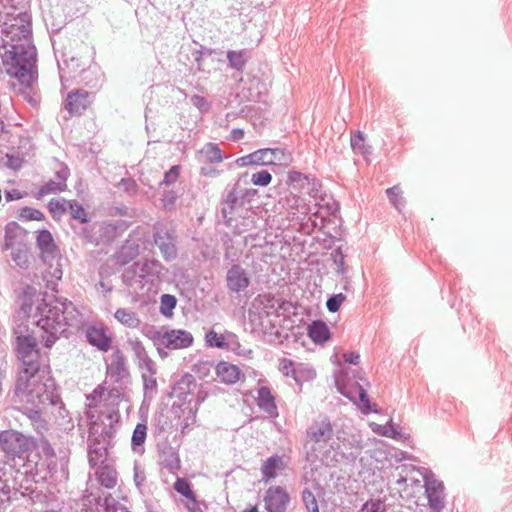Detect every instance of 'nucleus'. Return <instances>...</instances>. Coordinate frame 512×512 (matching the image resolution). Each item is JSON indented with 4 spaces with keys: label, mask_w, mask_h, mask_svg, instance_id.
Wrapping results in <instances>:
<instances>
[{
    "label": "nucleus",
    "mask_w": 512,
    "mask_h": 512,
    "mask_svg": "<svg viewBox=\"0 0 512 512\" xmlns=\"http://www.w3.org/2000/svg\"><path fill=\"white\" fill-rule=\"evenodd\" d=\"M16 341L21 361L15 384V395L19 402L33 407H57L60 398L55 392L48 358L40 354L36 339L29 334L17 335Z\"/></svg>",
    "instance_id": "obj_1"
},
{
    "label": "nucleus",
    "mask_w": 512,
    "mask_h": 512,
    "mask_svg": "<svg viewBox=\"0 0 512 512\" xmlns=\"http://www.w3.org/2000/svg\"><path fill=\"white\" fill-rule=\"evenodd\" d=\"M0 54L5 72L13 79L14 91L31 106L39 102L37 50L32 41L22 39L18 44L3 46Z\"/></svg>",
    "instance_id": "obj_2"
},
{
    "label": "nucleus",
    "mask_w": 512,
    "mask_h": 512,
    "mask_svg": "<svg viewBox=\"0 0 512 512\" xmlns=\"http://www.w3.org/2000/svg\"><path fill=\"white\" fill-rule=\"evenodd\" d=\"M35 317L47 348L52 347L60 337H68L69 328H78L82 323L81 314L74 304L66 299H55L50 303L43 300V303L37 306Z\"/></svg>",
    "instance_id": "obj_3"
},
{
    "label": "nucleus",
    "mask_w": 512,
    "mask_h": 512,
    "mask_svg": "<svg viewBox=\"0 0 512 512\" xmlns=\"http://www.w3.org/2000/svg\"><path fill=\"white\" fill-rule=\"evenodd\" d=\"M33 448L34 450L30 449L24 460H21L23 463L17 472L35 483L44 482L56 471V454L49 441L43 436L35 442Z\"/></svg>",
    "instance_id": "obj_4"
},
{
    "label": "nucleus",
    "mask_w": 512,
    "mask_h": 512,
    "mask_svg": "<svg viewBox=\"0 0 512 512\" xmlns=\"http://www.w3.org/2000/svg\"><path fill=\"white\" fill-rule=\"evenodd\" d=\"M164 270V266L158 260L137 261L124 270L122 280L133 293L139 294L143 292L149 276L159 278Z\"/></svg>",
    "instance_id": "obj_5"
},
{
    "label": "nucleus",
    "mask_w": 512,
    "mask_h": 512,
    "mask_svg": "<svg viewBox=\"0 0 512 512\" xmlns=\"http://www.w3.org/2000/svg\"><path fill=\"white\" fill-rule=\"evenodd\" d=\"M36 441L15 430L0 431V449L5 454L17 457L19 460H24Z\"/></svg>",
    "instance_id": "obj_6"
},
{
    "label": "nucleus",
    "mask_w": 512,
    "mask_h": 512,
    "mask_svg": "<svg viewBox=\"0 0 512 512\" xmlns=\"http://www.w3.org/2000/svg\"><path fill=\"white\" fill-rule=\"evenodd\" d=\"M3 46H11V44H18L22 39L31 41V17L28 13H19L16 17L10 20V23L5 22L2 28Z\"/></svg>",
    "instance_id": "obj_7"
},
{
    "label": "nucleus",
    "mask_w": 512,
    "mask_h": 512,
    "mask_svg": "<svg viewBox=\"0 0 512 512\" xmlns=\"http://www.w3.org/2000/svg\"><path fill=\"white\" fill-rule=\"evenodd\" d=\"M151 339L156 345L170 350L188 348L192 346L194 341L193 335L183 329L155 330L151 334Z\"/></svg>",
    "instance_id": "obj_8"
},
{
    "label": "nucleus",
    "mask_w": 512,
    "mask_h": 512,
    "mask_svg": "<svg viewBox=\"0 0 512 512\" xmlns=\"http://www.w3.org/2000/svg\"><path fill=\"white\" fill-rule=\"evenodd\" d=\"M154 243L161 256L167 262L175 260L178 256L177 236L173 230L163 225L156 226L153 233Z\"/></svg>",
    "instance_id": "obj_9"
},
{
    "label": "nucleus",
    "mask_w": 512,
    "mask_h": 512,
    "mask_svg": "<svg viewBox=\"0 0 512 512\" xmlns=\"http://www.w3.org/2000/svg\"><path fill=\"white\" fill-rule=\"evenodd\" d=\"M425 494L431 512H442L445 507V487L433 475L424 477Z\"/></svg>",
    "instance_id": "obj_10"
},
{
    "label": "nucleus",
    "mask_w": 512,
    "mask_h": 512,
    "mask_svg": "<svg viewBox=\"0 0 512 512\" xmlns=\"http://www.w3.org/2000/svg\"><path fill=\"white\" fill-rule=\"evenodd\" d=\"M338 444L335 447V450L338 454H340L343 458H345L348 462L355 461L358 456L361 454L363 449L362 437L358 433L346 434L343 433V436H337Z\"/></svg>",
    "instance_id": "obj_11"
},
{
    "label": "nucleus",
    "mask_w": 512,
    "mask_h": 512,
    "mask_svg": "<svg viewBox=\"0 0 512 512\" xmlns=\"http://www.w3.org/2000/svg\"><path fill=\"white\" fill-rule=\"evenodd\" d=\"M98 433V423L92 422L89 428L88 436V461L92 468H96L100 463L106 460L107 443L101 441L96 435Z\"/></svg>",
    "instance_id": "obj_12"
},
{
    "label": "nucleus",
    "mask_w": 512,
    "mask_h": 512,
    "mask_svg": "<svg viewBox=\"0 0 512 512\" xmlns=\"http://www.w3.org/2000/svg\"><path fill=\"white\" fill-rule=\"evenodd\" d=\"M251 284V275L240 264H233L226 273V285L230 292H244Z\"/></svg>",
    "instance_id": "obj_13"
},
{
    "label": "nucleus",
    "mask_w": 512,
    "mask_h": 512,
    "mask_svg": "<svg viewBox=\"0 0 512 512\" xmlns=\"http://www.w3.org/2000/svg\"><path fill=\"white\" fill-rule=\"evenodd\" d=\"M306 435L309 441L326 444L333 437V427L326 416H319L308 427Z\"/></svg>",
    "instance_id": "obj_14"
},
{
    "label": "nucleus",
    "mask_w": 512,
    "mask_h": 512,
    "mask_svg": "<svg viewBox=\"0 0 512 512\" xmlns=\"http://www.w3.org/2000/svg\"><path fill=\"white\" fill-rule=\"evenodd\" d=\"M245 205L246 203L238 193V184H235L233 188L227 192L221 206V214L226 223L230 224L234 215Z\"/></svg>",
    "instance_id": "obj_15"
},
{
    "label": "nucleus",
    "mask_w": 512,
    "mask_h": 512,
    "mask_svg": "<svg viewBox=\"0 0 512 512\" xmlns=\"http://www.w3.org/2000/svg\"><path fill=\"white\" fill-rule=\"evenodd\" d=\"M289 500L288 493L280 486L270 487L264 496L265 508L268 512H284Z\"/></svg>",
    "instance_id": "obj_16"
},
{
    "label": "nucleus",
    "mask_w": 512,
    "mask_h": 512,
    "mask_svg": "<svg viewBox=\"0 0 512 512\" xmlns=\"http://www.w3.org/2000/svg\"><path fill=\"white\" fill-rule=\"evenodd\" d=\"M93 98V94L83 89H78L68 93L64 106L72 115L82 114L92 103Z\"/></svg>",
    "instance_id": "obj_17"
},
{
    "label": "nucleus",
    "mask_w": 512,
    "mask_h": 512,
    "mask_svg": "<svg viewBox=\"0 0 512 512\" xmlns=\"http://www.w3.org/2000/svg\"><path fill=\"white\" fill-rule=\"evenodd\" d=\"M259 165H283L292 161L291 154L282 148H263L257 150Z\"/></svg>",
    "instance_id": "obj_18"
},
{
    "label": "nucleus",
    "mask_w": 512,
    "mask_h": 512,
    "mask_svg": "<svg viewBox=\"0 0 512 512\" xmlns=\"http://www.w3.org/2000/svg\"><path fill=\"white\" fill-rule=\"evenodd\" d=\"M69 176V169L67 167H62L55 173L53 179H50L47 183H45L39 191L37 192V198L40 199L49 194H55L58 192L65 191L67 188L66 181Z\"/></svg>",
    "instance_id": "obj_19"
},
{
    "label": "nucleus",
    "mask_w": 512,
    "mask_h": 512,
    "mask_svg": "<svg viewBox=\"0 0 512 512\" xmlns=\"http://www.w3.org/2000/svg\"><path fill=\"white\" fill-rule=\"evenodd\" d=\"M279 370L284 375L291 376L299 385H301L304 380L316 377V372L313 369L304 368L302 365L295 367L294 362L286 358L281 360Z\"/></svg>",
    "instance_id": "obj_20"
},
{
    "label": "nucleus",
    "mask_w": 512,
    "mask_h": 512,
    "mask_svg": "<svg viewBox=\"0 0 512 512\" xmlns=\"http://www.w3.org/2000/svg\"><path fill=\"white\" fill-rule=\"evenodd\" d=\"M36 242L45 262L56 257L58 250L54 243L52 234L48 230H40L37 234Z\"/></svg>",
    "instance_id": "obj_21"
},
{
    "label": "nucleus",
    "mask_w": 512,
    "mask_h": 512,
    "mask_svg": "<svg viewBox=\"0 0 512 512\" xmlns=\"http://www.w3.org/2000/svg\"><path fill=\"white\" fill-rule=\"evenodd\" d=\"M25 245L23 243V230L16 222H10L5 226L3 250H11Z\"/></svg>",
    "instance_id": "obj_22"
},
{
    "label": "nucleus",
    "mask_w": 512,
    "mask_h": 512,
    "mask_svg": "<svg viewBox=\"0 0 512 512\" xmlns=\"http://www.w3.org/2000/svg\"><path fill=\"white\" fill-rule=\"evenodd\" d=\"M236 338L232 332L219 334L211 329L205 334V343L211 348L228 349L231 344L236 342Z\"/></svg>",
    "instance_id": "obj_23"
},
{
    "label": "nucleus",
    "mask_w": 512,
    "mask_h": 512,
    "mask_svg": "<svg viewBox=\"0 0 512 512\" xmlns=\"http://www.w3.org/2000/svg\"><path fill=\"white\" fill-rule=\"evenodd\" d=\"M86 338L89 344L97 347L100 351H108L111 347V338L106 335L101 327L91 326L86 331Z\"/></svg>",
    "instance_id": "obj_24"
},
{
    "label": "nucleus",
    "mask_w": 512,
    "mask_h": 512,
    "mask_svg": "<svg viewBox=\"0 0 512 512\" xmlns=\"http://www.w3.org/2000/svg\"><path fill=\"white\" fill-rule=\"evenodd\" d=\"M215 371L220 382L229 385L235 384L240 379L241 375V371L236 365L225 361L218 363L215 367Z\"/></svg>",
    "instance_id": "obj_25"
},
{
    "label": "nucleus",
    "mask_w": 512,
    "mask_h": 512,
    "mask_svg": "<svg viewBox=\"0 0 512 512\" xmlns=\"http://www.w3.org/2000/svg\"><path fill=\"white\" fill-rule=\"evenodd\" d=\"M107 372L116 382H119L128 375L125 359L120 350H116L112 354L111 362L107 365Z\"/></svg>",
    "instance_id": "obj_26"
},
{
    "label": "nucleus",
    "mask_w": 512,
    "mask_h": 512,
    "mask_svg": "<svg viewBox=\"0 0 512 512\" xmlns=\"http://www.w3.org/2000/svg\"><path fill=\"white\" fill-rule=\"evenodd\" d=\"M256 401L258 407L268 415H278L275 398L268 387L262 386L258 389Z\"/></svg>",
    "instance_id": "obj_27"
},
{
    "label": "nucleus",
    "mask_w": 512,
    "mask_h": 512,
    "mask_svg": "<svg viewBox=\"0 0 512 512\" xmlns=\"http://www.w3.org/2000/svg\"><path fill=\"white\" fill-rule=\"evenodd\" d=\"M316 206H318V209L315 212H313L312 216L309 217V220L311 221L312 229L319 226V223L317 222V218L321 219V224H322L324 219L327 216L335 215L339 210L338 204L332 199H331V201H327L324 204L317 203Z\"/></svg>",
    "instance_id": "obj_28"
},
{
    "label": "nucleus",
    "mask_w": 512,
    "mask_h": 512,
    "mask_svg": "<svg viewBox=\"0 0 512 512\" xmlns=\"http://www.w3.org/2000/svg\"><path fill=\"white\" fill-rule=\"evenodd\" d=\"M284 468L282 457L273 455L269 457L261 467L262 480L268 482L276 478L278 472Z\"/></svg>",
    "instance_id": "obj_29"
},
{
    "label": "nucleus",
    "mask_w": 512,
    "mask_h": 512,
    "mask_svg": "<svg viewBox=\"0 0 512 512\" xmlns=\"http://www.w3.org/2000/svg\"><path fill=\"white\" fill-rule=\"evenodd\" d=\"M48 407H33L32 405L25 404L24 410L27 414L28 418L31 421V424L35 428V430L43 435L45 431H47V422L42 417V413L47 409Z\"/></svg>",
    "instance_id": "obj_30"
},
{
    "label": "nucleus",
    "mask_w": 512,
    "mask_h": 512,
    "mask_svg": "<svg viewBox=\"0 0 512 512\" xmlns=\"http://www.w3.org/2000/svg\"><path fill=\"white\" fill-rule=\"evenodd\" d=\"M308 336L315 343H325L330 338V330L327 324L321 320L313 321L308 326Z\"/></svg>",
    "instance_id": "obj_31"
},
{
    "label": "nucleus",
    "mask_w": 512,
    "mask_h": 512,
    "mask_svg": "<svg viewBox=\"0 0 512 512\" xmlns=\"http://www.w3.org/2000/svg\"><path fill=\"white\" fill-rule=\"evenodd\" d=\"M339 391L342 395L349 398L352 401H355L356 394L358 395V398L360 400V403L362 404V411L367 414L369 412H377L375 409H373V406L368 398V394L366 390L361 385H357L356 392L353 393L351 391H346L344 388L339 387Z\"/></svg>",
    "instance_id": "obj_32"
},
{
    "label": "nucleus",
    "mask_w": 512,
    "mask_h": 512,
    "mask_svg": "<svg viewBox=\"0 0 512 512\" xmlns=\"http://www.w3.org/2000/svg\"><path fill=\"white\" fill-rule=\"evenodd\" d=\"M13 474V468L0 461V504L9 500L11 486L9 476Z\"/></svg>",
    "instance_id": "obj_33"
},
{
    "label": "nucleus",
    "mask_w": 512,
    "mask_h": 512,
    "mask_svg": "<svg viewBox=\"0 0 512 512\" xmlns=\"http://www.w3.org/2000/svg\"><path fill=\"white\" fill-rule=\"evenodd\" d=\"M114 316L122 325L128 328H138L141 323L137 313L129 309L119 308Z\"/></svg>",
    "instance_id": "obj_34"
},
{
    "label": "nucleus",
    "mask_w": 512,
    "mask_h": 512,
    "mask_svg": "<svg viewBox=\"0 0 512 512\" xmlns=\"http://www.w3.org/2000/svg\"><path fill=\"white\" fill-rule=\"evenodd\" d=\"M288 202L291 203L288 215L292 220H303L300 218L299 214L307 215L308 212H310V208L304 203L303 199L299 197L292 196L291 199H288Z\"/></svg>",
    "instance_id": "obj_35"
},
{
    "label": "nucleus",
    "mask_w": 512,
    "mask_h": 512,
    "mask_svg": "<svg viewBox=\"0 0 512 512\" xmlns=\"http://www.w3.org/2000/svg\"><path fill=\"white\" fill-rule=\"evenodd\" d=\"M147 437V426L144 423H138L133 431L131 445L135 452L141 451Z\"/></svg>",
    "instance_id": "obj_36"
},
{
    "label": "nucleus",
    "mask_w": 512,
    "mask_h": 512,
    "mask_svg": "<svg viewBox=\"0 0 512 512\" xmlns=\"http://www.w3.org/2000/svg\"><path fill=\"white\" fill-rule=\"evenodd\" d=\"M227 59L229 65L236 70H242L248 59V52L246 50L228 51Z\"/></svg>",
    "instance_id": "obj_37"
},
{
    "label": "nucleus",
    "mask_w": 512,
    "mask_h": 512,
    "mask_svg": "<svg viewBox=\"0 0 512 512\" xmlns=\"http://www.w3.org/2000/svg\"><path fill=\"white\" fill-rule=\"evenodd\" d=\"M350 142L354 152L360 153L363 156L371 154V147L365 144L364 134L361 131H356L351 136Z\"/></svg>",
    "instance_id": "obj_38"
},
{
    "label": "nucleus",
    "mask_w": 512,
    "mask_h": 512,
    "mask_svg": "<svg viewBox=\"0 0 512 512\" xmlns=\"http://www.w3.org/2000/svg\"><path fill=\"white\" fill-rule=\"evenodd\" d=\"M387 197L391 204L399 211L401 212L402 209L405 207V199L403 197V192L400 189L399 186L395 185L393 187H390L386 190Z\"/></svg>",
    "instance_id": "obj_39"
},
{
    "label": "nucleus",
    "mask_w": 512,
    "mask_h": 512,
    "mask_svg": "<svg viewBox=\"0 0 512 512\" xmlns=\"http://www.w3.org/2000/svg\"><path fill=\"white\" fill-rule=\"evenodd\" d=\"M201 153L209 163H220L223 160L221 149L215 143H207Z\"/></svg>",
    "instance_id": "obj_40"
},
{
    "label": "nucleus",
    "mask_w": 512,
    "mask_h": 512,
    "mask_svg": "<svg viewBox=\"0 0 512 512\" xmlns=\"http://www.w3.org/2000/svg\"><path fill=\"white\" fill-rule=\"evenodd\" d=\"M144 397L152 399L157 394V381L155 374H144L142 375Z\"/></svg>",
    "instance_id": "obj_41"
},
{
    "label": "nucleus",
    "mask_w": 512,
    "mask_h": 512,
    "mask_svg": "<svg viewBox=\"0 0 512 512\" xmlns=\"http://www.w3.org/2000/svg\"><path fill=\"white\" fill-rule=\"evenodd\" d=\"M97 474L99 476V481L101 485L108 489H112L117 484L116 474L113 470L108 469L107 467L101 468L97 470Z\"/></svg>",
    "instance_id": "obj_42"
},
{
    "label": "nucleus",
    "mask_w": 512,
    "mask_h": 512,
    "mask_svg": "<svg viewBox=\"0 0 512 512\" xmlns=\"http://www.w3.org/2000/svg\"><path fill=\"white\" fill-rule=\"evenodd\" d=\"M11 257L14 263L20 268H27L29 265L28 251L25 245L11 249Z\"/></svg>",
    "instance_id": "obj_43"
},
{
    "label": "nucleus",
    "mask_w": 512,
    "mask_h": 512,
    "mask_svg": "<svg viewBox=\"0 0 512 512\" xmlns=\"http://www.w3.org/2000/svg\"><path fill=\"white\" fill-rule=\"evenodd\" d=\"M177 304L176 297L170 294H163L160 298V313L166 317L172 315Z\"/></svg>",
    "instance_id": "obj_44"
},
{
    "label": "nucleus",
    "mask_w": 512,
    "mask_h": 512,
    "mask_svg": "<svg viewBox=\"0 0 512 512\" xmlns=\"http://www.w3.org/2000/svg\"><path fill=\"white\" fill-rule=\"evenodd\" d=\"M58 404H60V406L57 407L59 413L57 425L61 430L65 432L71 431L74 428L72 418L68 415V411L62 406V403L60 401Z\"/></svg>",
    "instance_id": "obj_45"
},
{
    "label": "nucleus",
    "mask_w": 512,
    "mask_h": 512,
    "mask_svg": "<svg viewBox=\"0 0 512 512\" xmlns=\"http://www.w3.org/2000/svg\"><path fill=\"white\" fill-rule=\"evenodd\" d=\"M68 204L69 201L65 199H52L48 204V208L53 217H60L63 213L66 212Z\"/></svg>",
    "instance_id": "obj_46"
},
{
    "label": "nucleus",
    "mask_w": 512,
    "mask_h": 512,
    "mask_svg": "<svg viewBox=\"0 0 512 512\" xmlns=\"http://www.w3.org/2000/svg\"><path fill=\"white\" fill-rule=\"evenodd\" d=\"M302 501L308 512H319L318 503L315 495L309 490L304 489L302 492Z\"/></svg>",
    "instance_id": "obj_47"
},
{
    "label": "nucleus",
    "mask_w": 512,
    "mask_h": 512,
    "mask_svg": "<svg viewBox=\"0 0 512 512\" xmlns=\"http://www.w3.org/2000/svg\"><path fill=\"white\" fill-rule=\"evenodd\" d=\"M272 181V175L267 170H261L253 173L251 176V182L255 186L265 187L268 186Z\"/></svg>",
    "instance_id": "obj_48"
},
{
    "label": "nucleus",
    "mask_w": 512,
    "mask_h": 512,
    "mask_svg": "<svg viewBox=\"0 0 512 512\" xmlns=\"http://www.w3.org/2000/svg\"><path fill=\"white\" fill-rule=\"evenodd\" d=\"M67 209H69L72 218L79 220L81 223L87 222V215L82 205L69 201Z\"/></svg>",
    "instance_id": "obj_49"
},
{
    "label": "nucleus",
    "mask_w": 512,
    "mask_h": 512,
    "mask_svg": "<svg viewBox=\"0 0 512 512\" xmlns=\"http://www.w3.org/2000/svg\"><path fill=\"white\" fill-rule=\"evenodd\" d=\"M345 300L346 296L343 293L333 294L327 299L326 307L329 312L335 313Z\"/></svg>",
    "instance_id": "obj_50"
},
{
    "label": "nucleus",
    "mask_w": 512,
    "mask_h": 512,
    "mask_svg": "<svg viewBox=\"0 0 512 512\" xmlns=\"http://www.w3.org/2000/svg\"><path fill=\"white\" fill-rule=\"evenodd\" d=\"M174 489L187 499H194V493L186 480L177 479V481L174 484Z\"/></svg>",
    "instance_id": "obj_51"
},
{
    "label": "nucleus",
    "mask_w": 512,
    "mask_h": 512,
    "mask_svg": "<svg viewBox=\"0 0 512 512\" xmlns=\"http://www.w3.org/2000/svg\"><path fill=\"white\" fill-rule=\"evenodd\" d=\"M19 217L23 220H42L44 214L40 210L24 207L21 209Z\"/></svg>",
    "instance_id": "obj_52"
},
{
    "label": "nucleus",
    "mask_w": 512,
    "mask_h": 512,
    "mask_svg": "<svg viewBox=\"0 0 512 512\" xmlns=\"http://www.w3.org/2000/svg\"><path fill=\"white\" fill-rule=\"evenodd\" d=\"M106 419L109 421V424L104 426V428L101 430V432L98 431L97 437L101 441H105V443L108 444V441L113 437L114 435V429L112 426V415L109 414L106 416Z\"/></svg>",
    "instance_id": "obj_53"
},
{
    "label": "nucleus",
    "mask_w": 512,
    "mask_h": 512,
    "mask_svg": "<svg viewBox=\"0 0 512 512\" xmlns=\"http://www.w3.org/2000/svg\"><path fill=\"white\" fill-rule=\"evenodd\" d=\"M138 366L141 370V374H156V368L154 361L149 357H145L138 361Z\"/></svg>",
    "instance_id": "obj_54"
},
{
    "label": "nucleus",
    "mask_w": 512,
    "mask_h": 512,
    "mask_svg": "<svg viewBox=\"0 0 512 512\" xmlns=\"http://www.w3.org/2000/svg\"><path fill=\"white\" fill-rule=\"evenodd\" d=\"M259 159L260 158H258V154H257V150H256L248 155L238 158L236 160V164L239 167H246L249 165H259Z\"/></svg>",
    "instance_id": "obj_55"
},
{
    "label": "nucleus",
    "mask_w": 512,
    "mask_h": 512,
    "mask_svg": "<svg viewBox=\"0 0 512 512\" xmlns=\"http://www.w3.org/2000/svg\"><path fill=\"white\" fill-rule=\"evenodd\" d=\"M129 344L131 345V349L138 361L148 356L146 349L140 340H130Z\"/></svg>",
    "instance_id": "obj_56"
},
{
    "label": "nucleus",
    "mask_w": 512,
    "mask_h": 512,
    "mask_svg": "<svg viewBox=\"0 0 512 512\" xmlns=\"http://www.w3.org/2000/svg\"><path fill=\"white\" fill-rule=\"evenodd\" d=\"M137 253V249L124 246L118 253V262H120L121 264H125L128 262L129 259H132L134 256H136Z\"/></svg>",
    "instance_id": "obj_57"
},
{
    "label": "nucleus",
    "mask_w": 512,
    "mask_h": 512,
    "mask_svg": "<svg viewBox=\"0 0 512 512\" xmlns=\"http://www.w3.org/2000/svg\"><path fill=\"white\" fill-rule=\"evenodd\" d=\"M333 261L337 266V272L341 275L345 274V260L344 255L340 248L332 253Z\"/></svg>",
    "instance_id": "obj_58"
},
{
    "label": "nucleus",
    "mask_w": 512,
    "mask_h": 512,
    "mask_svg": "<svg viewBox=\"0 0 512 512\" xmlns=\"http://www.w3.org/2000/svg\"><path fill=\"white\" fill-rule=\"evenodd\" d=\"M118 186L121 187L129 195H134L137 192V184L135 180L131 178L121 179L118 183Z\"/></svg>",
    "instance_id": "obj_59"
},
{
    "label": "nucleus",
    "mask_w": 512,
    "mask_h": 512,
    "mask_svg": "<svg viewBox=\"0 0 512 512\" xmlns=\"http://www.w3.org/2000/svg\"><path fill=\"white\" fill-rule=\"evenodd\" d=\"M179 177V166H172L169 171L165 172L164 179L161 184L171 185L177 181Z\"/></svg>",
    "instance_id": "obj_60"
},
{
    "label": "nucleus",
    "mask_w": 512,
    "mask_h": 512,
    "mask_svg": "<svg viewBox=\"0 0 512 512\" xmlns=\"http://www.w3.org/2000/svg\"><path fill=\"white\" fill-rule=\"evenodd\" d=\"M191 103L198 108L201 112H207L210 108L207 100L200 95H193L190 99Z\"/></svg>",
    "instance_id": "obj_61"
},
{
    "label": "nucleus",
    "mask_w": 512,
    "mask_h": 512,
    "mask_svg": "<svg viewBox=\"0 0 512 512\" xmlns=\"http://www.w3.org/2000/svg\"><path fill=\"white\" fill-rule=\"evenodd\" d=\"M382 504L377 500L367 501L358 512H380Z\"/></svg>",
    "instance_id": "obj_62"
},
{
    "label": "nucleus",
    "mask_w": 512,
    "mask_h": 512,
    "mask_svg": "<svg viewBox=\"0 0 512 512\" xmlns=\"http://www.w3.org/2000/svg\"><path fill=\"white\" fill-rule=\"evenodd\" d=\"M238 193H239V195H241L244 202L247 204L256 195L257 191L255 189H245V188H240L238 186Z\"/></svg>",
    "instance_id": "obj_63"
},
{
    "label": "nucleus",
    "mask_w": 512,
    "mask_h": 512,
    "mask_svg": "<svg viewBox=\"0 0 512 512\" xmlns=\"http://www.w3.org/2000/svg\"><path fill=\"white\" fill-rule=\"evenodd\" d=\"M200 174L206 177H217L219 176L220 172L212 166H204L201 168Z\"/></svg>",
    "instance_id": "obj_64"
}]
</instances>
